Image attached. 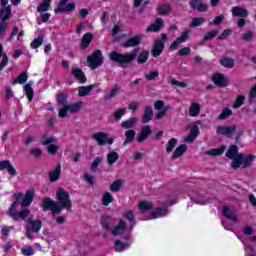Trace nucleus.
Here are the masks:
<instances>
[{
    "label": "nucleus",
    "instance_id": "1",
    "mask_svg": "<svg viewBox=\"0 0 256 256\" xmlns=\"http://www.w3.org/2000/svg\"><path fill=\"white\" fill-rule=\"evenodd\" d=\"M16 204H13L11 209H8L7 215L13 219V221H19L22 219L25 224V237L27 239H35V235H39L41 228L43 227V221L41 219H35V216L31 214L30 209L20 210L19 212H14V207Z\"/></svg>",
    "mask_w": 256,
    "mask_h": 256
},
{
    "label": "nucleus",
    "instance_id": "2",
    "mask_svg": "<svg viewBox=\"0 0 256 256\" xmlns=\"http://www.w3.org/2000/svg\"><path fill=\"white\" fill-rule=\"evenodd\" d=\"M137 53H139V47H136L130 53H119L117 51H112L109 54L110 61L118 63L120 67H129L135 59H137Z\"/></svg>",
    "mask_w": 256,
    "mask_h": 256
},
{
    "label": "nucleus",
    "instance_id": "3",
    "mask_svg": "<svg viewBox=\"0 0 256 256\" xmlns=\"http://www.w3.org/2000/svg\"><path fill=\"white\" fill-rule=\"evenodd\" d=\"M57 103L62 106L58 113V117L60 119H65L67 117V113H79L83 108V102H76L74 104H67V95L58 94L57 95Z\"/></svg>",
    "mask_w": 256,
    "mask_h": 256
},
{
    "label": "nucleus",
    "instance_id": "4",
    "mask_svg": "<svg viewBox=\"0 0 256 256\" xmlns=\"http://www.w3.org/2000/svg\"><path fill=\"white\" fill-rule=\"evenodd\" d=\"M56 199L58 202L57 207L61 211L63 209H66V211H71V208L73 207V203L71 202V196H69V192L65 191L63 188H59L56 192Z\"/></svg>",
    "mask_w": 256,
    "mask_h": 256
},
{
    "label": "nucleus",
    "instance_id": "5",
    "mask_svg": "<svg viewBox=\"0 0 256 256\" xmlns=\"http://www.w3.org/2000/svg\"><path fill=\"white\" fill-rule=\"evenodd\" d=\"M253 161H255V155L250 154L245 156V154L239 153L234 160H232L231 167L232 169H239L242 165L243 169H247V167H251L253 165Z\"/></svg>",
    "mask_w": 256,
    "mask_h": 256
},
{
    "label": "nucleus",
    "instance_id": "6",
    "mask_svg": "<svg viewBox=\"0 0 256 256\" xmlns=\"http://www.w3.org/2000/svg\"><path fill=\"white\" fill-rule=\"evenodd\" d=\"M87 63L88 67H90L92 71H95V69L101 67V65L104 63L103 53H101V50H96L89 55L87 57Z\"/></svg>",
    "mask_w": 256,
    "mask_h": 256
},
{
    "label": "nucleus",
    "instance_id": "7",
    "mask_svg": "<svg viewBox=\"0 0 256 256\" xmlns=\"http://www.w3.org/2000/svg\"><path fill=\"white\" fill-rule=\"evenodd\" d=\"M165 41H167V34H161V39L154 41V45L151 50L152 57H159L165 49Z\"/></svg>",
    "mask_w": 256,
    "mask_h": 256
},
{
    "label": "nucleus",
    "instance_id": "8",
    "mask_svg": "<svg viewBox=\"0 0 256 256\" xmlns=\"http://www.w3.org/2000/svg\"><path fill=\"white\" fill-rule=\"evenodd\" d=\"M42 210L51 211L52 215H59V213H61V208L57 206V202L53 201L49 197L43 199Z\"/></svg>",
    "mask_w": 256,
    "mask_h": 256
},
{
    "label": "nucleus",
    "instance_id": "9",
    "mask_svg": "<svg viewBox=\"0 0 256 256\" xmlns=\"http://www.w3.org/2000/svg\"><path fill=\"white\" fill-rule=\"evenodd\" d=\"M91 138L94 139V141H96L100 147L107 144L113 145V142L115 141L113 138H109V134L106 132L94 133L92 134Z\"/></svg>",
    "mask_w": 256,
    "mask_h": 256
},
{
    "label": "nucleus",
    "instance_id": "10",
    "mask_svg": "<svg viewBox=\"0 0 256 256\" xmlns=\"http://www.w3.org/2000/svg\"><path fill=\"white\" fill-rule=\"evenodd\" d=\"M153 133V130L151 129V126L145 125L140 129V133L138 137L136 138L137 143H144L149 139V135Z\"/></svg>",
    "mask_w": 256,
    "mask_h": 256
},
{
    "label": "nucleus",
    "instance_id": "11",
    "mask_svg": "<svg viewBox=\"0 0 256 256\" xmlns=\"http://www.w3.org/2000/svg\"><path fill=\"white\" fill-rule=\"evenodd\" d=\"M212 81L216 87H227L229 85V79L225 78V75L221 73L213 74Z\"/></svg>",
    "mask_w": 256,
    "mask_h": 256
},
{
    "label": "nucleus",
    "instance_id": "12",
    "mask_svg": "<svg viewBox=\"0 0 256 256\" xmlns=\"http://www.w3.org/2000/svg\"><path fill=\"white\" fill-rule=\"evenodd\" d=\"M141 39H143V35H136L123 42L122 47H124V49H129V47H139V45H141Z\"/></svg>",
    "mask_w": 256,
    "mask_h": 256
},
{
    "label": "nucleus",
    "instance_id": "13",
    "mask_svg": "<svg viewBox=\"0 0 256 256\" xmlns=\"http://www.w3.org/2000/svg\"><path fill=\"white\" fill-rule=\"evenodd\" d=\"M33 199H35V190L33 189L28 190L21 203V211H23L24 209H27V207H29V205L33 203Z\"/></svg>",
    "mask_w": 256,
    "mask_h": 256
},
{
    "label": "nucleus",
    "instance_id": "14",
    "mask_svg": "<svg viewBox=\"0 0 256 256\" xmlns=\"http://www.w3.org/2000/svg\"><path fill=\"white\" fill-rule=\"evenodd\" d=\"M237 131L235 126H218L216 129L217 135H224V137H231Z\"/></svg>",
    "mask_w": 256,
    "mask_h": 256
},
{
    "label": "nucleus",
    "instance_id": "15",
    "mask_svg": "<svg viewBox=\"0 0 256 256\" xmlns=\"http://www.w3.org/2000/svg\"><path fill=\"white\" fill-rule=\"evenodd\" d=\"M191 33V30H186L182 33L180 37H178L169 47L170 51H175L181 43H185L187 39H189V34Z\"/></svg>",
    "mask_w": 256,
    "mask_h": 256
},
{
    "label": "nucleus",
    "instance_id": "16",
    "mask_svg": "<svg viewBox=\"0 0 256 256\" xmlns=\"http://www.w3.org/2000/svg\"><path fill=\"white\" fill-rule=\"evenodd\" d=\"M100 224L105 229V231H113V227H115V219L109 217V216H103L100 219Z\"/></svg>",
    "mask_w": 256,
    "mask_h": 256
},
{
    "label": "nucleus",
    "instance_id": "17",
    "mask_svg": "<svg viewBox=\"0 0 256 256\" xmlns=\"http://www.w3.org/2000/svg\"><path fill=\"white\" fill-rule=\"evenodd\" d=\"M121 93V86L119 84H114L110 89L109 93L104 95L105 101H111V99H115L117 95Z\"/></svg>",
    "mask_w": 256,
    "mask_h": 256
},
{
    "label": "nucleus",
    "instance_id": "18",
    "mask_svg": "<svg viewBox=\"0 0 256 256\" xmlns=\"http://www.w3.org/2000/svg\"><path fill=\"white\" fill-rule=\"evenodd\" d=\"M232 15L233 17H240L241 19H245L249 17V11L246 8L241 6H235L232 8Z\"/></svg>",
    "mask_w": 256,
    "mask_h": 256
},
{
    "label": "nucleus",
    "instance_id": "19",
    "mask_svg": "<svg viewBox=\"0 0 256 256\" xmlns=\"http://www.w3.org/2000/svg\"><path fill=\"white\" fill-rule=\"evenodd\" d=\"M163 25H165V23L163 22L162 18H157L155 23L147 27L146 33H158V31H161Z\"/></svg>",
    "mask_w": 256,
    "mask_h": 256
},
{
    "label": "nucleus",
    "instance_id": "20",
    "mask_svg": "<svg viewBox=\"0 0 256 256\" xmlns=\"http://www.w3.org/2000/svg\"><path fill=\"white\" fill-rule=\"evenodd\" d=\"M156 11L158 15L167 16V15H171V11H173V7L169 3H163L158 5V7L156 8Z\"/></svg>",
    "mask_w": 256,
    "mask_h": 256
},
{
    "label": "nucleus",
    "instance_id": "21",
    "mask_svg": "<svg viewBox=\"0 0 256 256\" xmlns=\"http://www.w3.org/2000/svg\"><path fill=\"white\" fill-rule=\"evenodd\" d=\"M127 231V223L124 220H120L118 225L112 228L111 235H123Z\"/></svg>",
    "mask_w": 256,
    "mask_h": 256
},
{
    "label": "nucleus",
    "instance_id": "22",
    "mask_svg": "<svg viewBox=\"0 0 256 256\" xmlns=\"http://www.w3.org/2000/svg\"><path fill=\"white\" fill-rule=\"evenodd\" d=\"M197 137H199V126L194 125L190 128V133L184 139V141L185 143H193Z\"/></svg>",
    "mask_w": 256,
    "mask_h": 256
},
{
    "label": "nucleus",
    "instance_id": "23",
    "mask_svg": "<svg viewBox=\"0 0 256 256\" xmlns=\"http://www.w3.org/2000/svg\"><path fill=\"white\" fill-rule=\"evenodd\" d=\"M95 87H97V84L78 87V97H87L88 95H91V91H93Z\"/></svg>",
    "mask_w": 256,
    "mask_h": 256
},
{
    "label": "nucleus",
    "instance_id": "24",
    "mask_svg": "<svg viewBox=\"0 0 256 256\" xmlns=\"http://www.w3.org/2000/svg\"><path fill=\"white\" fill-rule=\"evenodd\" d=\"M11 19V7L0 8V23H7Z\"/></svg>",
    "mask_w": 256,
    "mask_h": 256
},
{
    "label": "nucleus",
    "instance_id": "25",
    "mask_svg": "<svg viewBox=\"0 0 256 256\" xmlns=\"http://www.w3.org/2000/svg\"><path fill=\"white\" fill-rule=\"evenodd\" d=\"M72 75L79 81V83H87V77L81 68H72Z\"/></svg>",
    "mask_w": 256,
    "mask_h": 256
},
{
    "label": "nucleus",
    "instance_id": "26",
    "mask_svg": "<svg viewBox=\"0 0 256 256\" xmlns=\"http://www.w3.org/2000/svg\"><path fill=\"white\" fill-rule=\"evenodd\" d=\"M188 113L190 117H199V114L201 113V105H199V103L193 102L189 107Z\"/></svg>",
    "mask_w": 256,
    "mask_h": 256
},
{
    "label": "nucleus",
    "instance_id": "27",
    "mask_svg": "<svg viewBox=\"0 0 256 256\" xmlns=\"http://www.w3.org/2000/svg\"><path fill=\"white\" fill-rule=\"evenodd\" d=\"M59 177H61V164H58L57 167L49 173V179L52 183L59 181Z\"/></svg>",
    "mask_w": 256,
    "mask_h": 256
},
{
    "label": "nucleus",
    "instance_id": "28",
    "mask_svg": "<svg viewBox=\"0 0 256 256\" xmlns=\"http://www.w3.org/2000/svg\"><path fill=\"white\" fill-rule=\"evenodd\" d=\"M151 119H153V108L151 106H146L142 117V123H149Z\"/></svg>",
    "mask_w": 256,
    "mask_h": 256
},
{
    "label": "nucleus",
    "instance_id": "29",
    "mask_svg": "<svg viewBox=\"0 0 256 256\" xmlns=\"http://www.w3.org/2000/svg\"><path fill=\"white\" fill-rule=\"evenodd\" d=\"M220 65L226 69H233V67H235V59L230 57H223L220 59Z\"/></svg>",
    "mask_w": 256,
    "mask_h": 256
},
{
    "label": "nucleus",
    "instance_id": "30",
    "mask_svg": "<svg viewBox=\"0 0 256 256\" xmlns=\"http://www.w3.org/2000/svg\"><path fill=\"white\" fill-rule=\"evenodd\" d=\"M167 213H169V210H167V207L156 208L152 212L151 219H159V217H165V215H167Z\"/></svg>",
    "mask_w": 256,
    "mask_h": 256
},
{
    "label": "nucleus",
    "instance_id": "31",
    "mask_svg": "<svg viewBox=\"0 0 256 256\" xmlns=\"http://www.w3.org/2000/svg\"><path fill=\"white\" fill-rule=\"evenodd\" d=\"M226 150H227V146H222L220 148H214V149L206 151L205 155H210L212 157H217L219 155H223V153H225Z\"/></svg>",
    "mask_w": 256,
    "mask_h": 256
},
{
    "label": "nucleus",
    "instance_id": "32",
    "mask_svg": "<svg viewBox=\"0 0 256 256\" xmlns=\"http://www.w3.org/2000/svg\"><path fill=\"white\" fill-rule=\"evenodd\" d=\"M91 41H93V34L91 32L84 34L81 41L82 49H87L91 45Z\"/></svg>",
    "mask_w": 256,
    "mask_h": 256
},
{
    "label": "nucleus",
    "instance_id": "33",
    "mask_svg": "<svg viewBox=\"0 0 256 256\" xmlns=\"http://www.w3.org/2000/svg\"><path fill=\"white\" fill-rule=\"evenodd\" d=\"M237 155H239V147H237V145L230 146L226 152V157L228 159H233V161H234L235 157H237Z\"/></svg>",
    "mask_w": 256,
    "mask_h": 256
},
{
    "label": "nucleus",
    "instance_id": "34",
    "mask_svg": "<svg viewBox=\"0 0 256 256\" xmlns=\"http://www.w3.org/2000/svg\"><path fill=\"white\" fill-rule=\"evenodd\" d=\"M137 118H130L128 120H125L123 122H121V127L122 129H128L131 130L133 129V127H135V125H137Z\"/></svg>",
    "mask_w": 256,
    "mask_h": 256
},
{
    "label": "nucleus",
    "instance_id": "35",
    "mask_svg": "<svg viewBox=\"0 0 256 256\" xmlns=\"http://www.w3.org/2000/svg\"><path fill=\"white\" fill-rule=\"evenodd\" d=\"M135 135H137V132L135 130H127L125 132V140L123 142V145H129V143H133L135 141Z\"/></svg>",
    "mask_w": 256,
    "mask_h": 256
},
{
    "label": "nucleus",
    "instance_id": "36",
    "mask_svg": "<svg viewBox=\"0 0 256 256\" xmlns=\"http://www.w3.org/2000/svg\"><path fill=\"white\" fill-rule=\"evenodd\" d=\"M223 215L224 217H226V219H229L230 221H237V214L231 211L228 206H223Z\"/></svg>",
    "mask_w": 256,
    "mask_h": 256
},
{
    "label": "nucleus",
    "instance_id": "37",
    "mask_svg": "<svg viewBox=\"0 0 256 256\" xmlns=\"http://www.w3.org/2000/svg\"><path fill=\"white\" fill-rule=\"evenodd\" d=\"M125 183V180L117 179L110 185V191L112 193H117L118 191H121V187H123V184Z\"/></svg>",
    "mask_w": 256,
    "mask_h": 256
},
{
    "label": "nucleus",
    "instance_id": "38",
    "mask_svg": "<svg viewBox=\"0 0 256 256\" xmlns=\"http://www.w3.org/2000/svg\"><path fill=\"white\" fill-rule=\"evenodd\" d=\"M31 83H27L24 85V91L26 93V97L28 98L29 103L33 101V97H35V92L33 91V87H31Z\"/></svg>",
    "mask_w": 256,
    "mask_h": 256
},
{
    "label": "nucleus",
    "instance_id": "39",
    "mask_svg": "<svg viewBox=\"0 0 256 256\" xmlns=\"http://www.w3.org/2000/svg\"><path fill=\"white\" fill-rule=\"evenodd\" d=\"M185 151H187V145L182 144L178 146L172 155V159H179V157H181Z\"/></svg>",
    "mask_w": 256,
    "mask_h": 256
},
{
    "label": "nucleus",
    "instance_id": "40",
    "mask_svg": "<svg viewBox=\"0 0 256 256\" xmlns=\"http://www.w3.org/2000/svg\"><path fill=\"white\" fill-rule=\"evenodd\" d=\"M119 161V154L115 151H111L107 155V163L108 165H113Z\"/></svg>",
    "mask_w": 256,
    "mask_h": 256
},
{
    "label": "nucleus",
    "instance_id": "41",
    "mask_svg": "<svg viewBox=\"0 0 256 256\" xmlns=\"http://www.w3.org/2000/svg\"><path fill=\"white\" fill-rule=\"evenodd\" d=\"M27 79H29L27 72H22L16 79L13 80L12 85H17V83L23 85L24 83H27Z\"/></svg>",
    "mask_w": 256,
    "mask_h": 256
},
{
    "label": "nucleus",
    "instance_id": "42",
    "mask_svg": "<svg viewBox=\"0 0 256 256\" xmlns=\"http://www.w3.org/2000/svg\"><path fill=\"white\" fill-rule=\"evenodd\" d=\"M55 13H67L69 11H75V3H69L66 6H63L62 8H56Z\"/></svg>",
    "mask_w": 256,
    "mask_h": 256
},
{
    "label": "nucleus",
    "instance_id": "43",
    "mask_svg": "<svg viewBox=\"0 0 256 256\" xmlns=\"http://www.w3.org/2000/svg\"><path fill=\"white\" fill-rule=\"evenodd\" d=\"M138 208L141 211V213H145V211H151V209H153V203L142 201L138 204Z\"/></svg>",
    "mask_w": 256,
    "mask_h": 256
},
{
    "label": "nucleus",
    "instance_id": "44",
    "mask_svg": "<svg viewBox=\"0 0 256 256\" xmlns=\"http://www.w3.org/2000/svg\"><path fill=\"white\" fill-rule=\"evenodd\" d=\"M49 7H51V0H43V2L38 5L37 11L38 13H45V11H49Z\"/></svg>",
    "mask_w": 256,
    "mask_h": 256
},
{
    "label": "nucleus",
    "instance_id": "45",
    "mask_svg": "<svg viewBox=\"0 0 256 256\" xmlns=\"http://www.w3.org/2000/svg\"><path fill=\"white\" fill-rule=\"evenodd\" d=\"M14 198H15V202H13L10 206L9 209H12L13 208V205H14V213H19V211H17V205H19V201L20 199H23V193L22 192H16L14 193Z\"/></svg>",
    "mask_w": 256,
    "mask_h": 256
},
{
    "label": "nucleus",
    "instance_id": "46",
    "mask_svg": "<svg viewBox=\"0 0 256 256\" xmlns=\"http://www.w3.org/2000/svg\"><path fill=\"white\" fill-rule=\"evenodd\" d=\"M147 59H149V51L147 50H143L137 58V63H139V65H143L144 63H147Z\"/></svg>",
    "mask_w": 256,
    "mask_h": 256
},
{
    "label": "nucleus",
    "instance_id": "47",
    "mask_svg": "<svg viewBox=\"0 0 256 256\" xmlns=\"http://www.w3.org/2000/svg\"><path fill=\"white\" fill-rule=\"evenodd\" d=\"M124 217L130 222L129 231H133V227H135V215L132 211H128L124 214Z\"/></svg>",
    "mask_w": 256,
    "mask_h": 256
},
{
    "label": "nucleus",
    "instance_id": "48",
    "mask_svg": "<svg viewBox=\"0 0 256 256\" xmlns=\"http://www.w3.org/2000/svg\"><path fill=\"white\" fill-rule=\"evenodd\" d=\"M204 22H205V18H203V17H197V18L192 19V21H191L189 27H190L191 29H195L196 27H201V25H203Z\"/></svg>",
    "mask_w": 256,
    "mask_h": 256
},
{
    "label": "nucleus",
    "instance_id": "49",
    "mask_svg": "<svg viewBox=\"0 0 256 256\" xmlns=\"http://www.w3.org/2000/svg\"><path fill=\"white\" fill-rule=\"evenodd\" d=\"M129 245L130 244L128 242L123 243V242H121V240L115 241V249L118 252L125 251V249H129Z\"/></svg>",
    "mask_w": 256,
    "mask_h": 256
},
{
    "label": "nucleus",
    "instance_id": "50",
    "mask_svg": "<svg viewBox=\"0 0 256 256\" xmlns=\"http://www.w3.org/2000/svg\"><path fill=\"white\" fill-rule=\"evenodd\" d=\"M231 115H233V111L229 108H224L221 112V114L218 116V119L220 121H223L225 119H229V117H231Z\"/></svg>",
    "mask_w": 256,
    "mask_h": 256
},
{
    "label": "nucleus",
    "instance_id": "51",
    "mask_svg": "<svg viewBox=\"0 0 256 256\" xmlns=\"http://www.w3.org/2000/svg\"><path fill=\"white\" fill-rule=\"evenodd\" d=\"M113 201L114 198L111 196V193L105 192L102 197V205H104V207H107L109 203H113Z\"/></svg>",
    "mask_w": 256,
    "mask_h": 256
},
{
    "label": "nucleus",
    "instance_id": "52",
    "mask_svg": "<svg viewBox=\"0 0 256 256\" xmlns=\"http://www.w3.org/2000/svg\"><path fill=\"white\" fill-rule=\"evenodd\" d=\"M43 45V36H38V38L34 39L31 44L30 47L32 49H39V47H41Z\"/></svg>",
    "mask_w": 256,
    "mask_h": 256
},
{
    "label": "nucleus",
    "instance_id": "53",
    "mask_svg": "<svg viewBox=\"0 0 256 256\" xmlns=\"http://www.w3.org/2000/svg\"><path fill=\"white\" fill-rule=\"evenodd\" d=\"M255 100H256V84L250 90L248 103L250 105H253V103H255Z\"/></svg>",
    "mask_w": 256,
    "mask_h": 256
},
{
    "label": "nucleus",
    "instance_id": "54",
    "mask_svg": "<svg viewBox=\"0 0 256 256\" xmlns=\"http://www.w3.org/2000/svg\"><path fill=\"white\" fill-rule=\"evenodd\" d=\"M176 145H177V138L170 139L166 145L167 153H171V151L175 149Z\"/></svg>",
    "mask_w": 256,
    "mask_h": 256
},
{
    "label": "nucleus",
    "instance_id": "55",
    "mask_svg": "<svg viewBox=\"0 0 256 256\" xmlns=\"http://www.w3.org/2000/svg\"><path fill=\"white\" fill-rule=\"evenodd\" d=\"M7 22H0V40L5 38V35H7Z\"/></svg>",
    "mask_w": 256,
    "mask_h": 256
},
{
    "label": "nucleus",
    "instance_id": "56",
    "mask_svg": "<svg viewBox=\"0 0 256 256\" xmlns=\"http://www.w3.org/2000/svg\"><path fill=\"white\" fill-rule=\"evenodd\" d=\"M217 35H219V31L217 30H212L210 32H208L204 38L203 41H211V39H215V37H217Z\"/></svg>",
    "mask_w": 256,
    "mask_h": 256
},
{
    "label": "nucleus",
    "instance_id": "57",
    "mask_svg": "<svg viewBox=\"0 0 256 256\" xmlns=\"http://www.w3.org/2000/svg\"><path fill=\"white\" fill-rule=\"evenodd\" d=\"M125 113H127V109L125 108H120L116 110L114 112V119H116V121H119L123 117V115H125Z\"/></svg>",
    "mask_w": 256,
    "mask_h": 256
},
{
    "label": "nucleus",
    "instance_id": "58",
    "mask_svg": "<svg viewBox=\"0 0 256 256\" xmlns=\"http://www.w3.org/2000/svg\"><path fill=\"white\" fill-rule=\"evenodd\" d=\"M159 77V71H152L149 74L145 75L146 81H155Z\"/></svg>",
    "mask_w": 256,
    "mask_h": 256
},
{
    "label": "nucleus",
    "instance_id": "59",
    "mask_svg": "<svg viewBox=\"0 0 256 256\" xmlns=\"http://www.w3.org/2000/svg\"><path fill=\"white\" fill-rule=\"evenodd\" d=\"M245 103V96L240 95L236 98V101L233 105L234 109H239V107H241V105H244Z\"/></svg>",
    "mask_w": 256,
    "mask_h": 256
},
{
    "label": "nucleus",
    "instance_id": "60",
    "mask_svg": "<svg viewBox=\"0 0 256 256\" xmlns=\"http://www.w3.org/2000/svg\"><path fill=\"white\" fill-rule=\"evenodd\" d=\"M101 163H103V159L102 158H95V160L92 162L91 165V171L95 172L97 171V168L99 167V165H101Z\"/></svg>",
    "mask_w": 256,
    "mask_h": 256
},
{
    "label": "nucleus",
    "instance_id": "61",
    "mask_svg": "<svg viewBox=\"0 0 256 256\" xmlns=\"http://www.w3.org/2000/svg\"><path fill=\"white\" fill-rule=\"evenodd\" d=\"M21 253L24 256H31V255H35V250H33L31 246H27L26 248L21 249Z\"/></svg>",
    "mask_w": 256,
    "mask_h": 256
},
{
    "label": "nucleus",
    "instance_id": "62",
    "mask_svg": "<svg viewBox=\"0 0 256 256\" xmlns=\"http://www.w3.org/2000/svg\"><path fill=\"white\" fill-rule=\"evenodd\" d=\"M241 38L243 39V41H253V39H255V34L251 31H248L244 33Z\"/></svg>",
    "mask_w": 256,
    "mask_h": 256
},
{
    "label": "nucleus",
    "instance_id": "63",
    "mask_svg": "<svg viewBox=\"0 0 256 256\" xmlns=\"http://www.w3.org/2000/svg\"><path fill=\"white\" fill-rule=\"evenodd\" d=\"M42 139L44 141H42V145H53L51 143H57V138L55 137H50V138H46L45 136H42Z\"/></svg>",
    "mask_w": 256,
    "mask_h": 256
},
{
    "label": "nucleus",
    "instance_id": "64",
    "mask_svg": "<svg viewBox=\"0 0 256 256\" xmlns=\"http://www.w3.org/2000/svg\"><path fill=\"white\" fill-rule=\"evenodd\" d=\"M171 107L165 106L163 110H160L158 113L155 115V119H163L164 115H167V111H169Z\"/></svg>",
    "mask_w": 256,
    "mask_h": 256
}]
</instances>
